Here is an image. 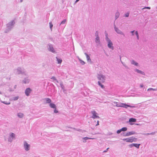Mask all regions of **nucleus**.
<instances>
[{
	"label": "nucleus",
	"mask_w": 157,
	"mask_h": 157,
	"mask_svg": "<svg viewBox=\"0 0 157 157\" xmlns=\"http://www.w3.org/2000/svg\"><path fill=\"white\" fill-rule=\"evenodd\" d=\"M16 73L18 74H22L26 75V71L24 68L22 67H18L15 70Z\"/></svg>",
	"instance_id": "obj_1"
},
{
	"label": "nucleus",
	"mask_w": 157,
	"mask_h": 157,
	"mask_svg": "<svg viewBox=\"0 0 157 157\" xmlns=\"http://www.w3.org/2000/svg\"><path fill=\"white\" fill-rule=\"evenodd\" d=\"M97 78L99 80V81H100V82H101V83H103L105 81V76L101 74H98Z\"/></svg>",
	"instance_id": "obj_2"
},
{
	"label": "nucleus",
	"mask_w": 157,
	"mask_h": 157,
	"mask_svg": "<svg viewBox=\"0 0 157 157\" xmlns=\"http://www.w3.org/2000/svg\"><path fill=\"white\" fill-rule=\"evenodd\" d=\"M15 138V135L12 132H10L9 133V136L8 138V141L10 142H12L13 139Z\"/></svg>",
	"instance_id": "obj_3"
},
{
	"label": "nucleus",
	"mask_w": 157,
	"mask_h": 157,
	"mask_svg": "<svg viewBox=\"0 0 157 157\" xmlns=\"http://www.w3.org/2000/svg\"><path fill=\"white\" fill-rule=\"evenodd\" d=\"M116 106L117 107H122L127 108L128 107H132V106L130 105L126 104L125 103H123L118 102Z\"/></svg>",
	"instance_id": "obj_4"
},
{
	"label": "nucleus",
	"mask_w": 157,
	"mask_h": 157,
	"mask_svg": "<svg viewBox=\"0 0 157 157\" xmlns=\"http://www.w3.org/2000/svg\"><path fill=\"white\" fill-rule=\"evenodd\" d=\"M15 23L14 21L13 20L7 24V28L8 30V31L10 30L13 27Z\"/></svg>",
	"instance_id": "obj_5"
},
{
	"label": "nucleus",
	"mask_w": 157,
	"mask_h": 157,
	"mask_svg": "<svg viewBox=\"0 0 157 157\" xmlns=\"http://www.w3.org/2000/svg\"><path fill=\"white\" fill-rule=\"evenodd\" d=\"M23 144V147L25 150L26 151H29L30 148V145L26 141L24 142Z\"/></svg>",
	"instance_id": "obj_6"
},
{
	"label": "nucleus",
	"mask_w": 157,
	"mask_h": 157,
	"mask_svg": "<svg viewBox=\"0 0 157 157\" xmlns=\"http://www.w3.org/2000/svg\"><path fill=\"white\" fill-rule=\"evenodd\" d=\"M105 40L108 43V47L109 48L111 49L112 50H113L114 49V47L113 46V44L112 41L110 40V39H109Z\"/></svg>",
	"instance_id": "obj_7"
},
{
	"label": "nucleus",
	"mask_w": 157,
	"mask_h": 157,
	"mask_svg": "<svg viewBox=\"0 0 157 157\" xmlns=\"http://www.w3.org/2000/svg\"><path fill=\"white\" fill-rule=\"evenodd\" d=\"M91 113L92 114V116L91 117L93 119H95L96 118H99V117L98 116V114L94 110L92 111Z\"/></svg>",
	"instance_id": "obj_8"
},
{
	"label": "nucleus",
	"mask_w": 157,
	"mask_h": 157,
	"mask_svg": "<svg viewBox=\"0 0 157 157\" xmlns=\"http://www.w3.org/2000/svg\"><path fill=\"white\" fill-rule=\"evenodd\" d=\"M135 138L133 137H131L126 138V139H123V140L124 141H126V142H130L132 143L134 141V139H136Z\"/></svg>",
	"instance_id": "obj_9"
},
{
	"label": "nucleus",
	"mask_w": 157,
	"mask_h": 157,
	"mask_svg": "<svg viewBox=\"0 0 157 157\" xmlns=\"http://www.w3.org/2000/svg\"><path fill=\"white\" fill-rule=\"evenodd\" d=\"M136 134V133L135 132L133 131H132L130 132H127L123 136H127Z\"/></svg>",
	"instance_id": "obj_10"
},
{
	"label": "nucleus",
	"mask_w": 157,
	"mask_h": 157,
	"mask_svg": "<svg viewBox=\"0 0 157 157\" xmlns=\"http://www.w3.org/2000/svg\"><path fill=\"white\" fill-rule=\"evenodd\" d=\"M48 49L49 51L50 52H51L54 53L55 52V49L53 48L52 45L51 44H49L48 45Z\"/></svg>",
	"instance_id": "obj_11"
},
{
	"label": "nucleus",
	"mask_w": 157,
	"mask_h": 157,
	"mask_svg": "<svg viewBox=\"0 0 157 157\" xmlns=\"http://www.w3.org/2000/svg\"><path fill=\"white\" fill-rule=\"evenodd\" d=\"M31 91L32 90L30 88H26L25 91V95L27 96H28Z\"/></svg>",
	"instance_id": "obj_12"
},
{
	"label": "nucleus",
	"mask_w": 157,
	"mask_h": 157,
	"mask_svg": "<svg viewBox=\"0 0 157 157\" xmlns=\"http://www.w3.org/2000/svg\"><path fill=\"white\" fill-rule=\"evenodd\" d=\"M114 28L115 31L117 33L124 35V33H123L122 32H121L120 29H119L118 28H117L115 25H114Z\"/></svg>",
	"instance_id": "obj_13"
},
{
	"label": "nucleus",
	"mask_w": 157,
	"mask_h": 157,
	"mask_svg": "<svg viewBox=\"0 0 157 157\" xmlns=\"http://www.w3.org/2000/svg\"><path fill=\"white\" fill-rule=\"evenodd\" d=\"M136 121V119L135 118H131L129 120V122L130 123V125L133 124V122H135Z\"/></svg>",
	"instance_id": "obj_14"
},
{
	"label": "nucleus",
	"mask_w": 157,
	"mask_h": 157,
	"mask_svg": "<svg viewBox=\"0 0 157 157\" xmlns=\"http://www.w3.org/2000/svg\"><path fill=\"white\" fill-rule=\"evenodd\" d=\"M30 81V79L28 77L25 78L23 80V82L25 84L28 83Z\"/></svg>",
	"instance_id": "obj_15"
},
{
	"label": "nucleus",
	"mask_w": 157,
	"mask_h": 157,
	"mask_svg": "<svg viewBox=\"0 0 157 157\" xmlns=\"http://www.w3.org/2000/svg\"><path fill=\"white\" fill-rule=\"evenodd\" d=\"M95 41L96 43L97 44V45H98L100 44V38L99 37H96Z\"/></svg>",
	"instance_id": "obj_16"
},
{
	"label": "nucleus",
	"mask_w": 157,
	"mask_h": 157,
	"mask_svg": "<svg viewBox=\"0 0 157 157\" xmlns=\"http://www.w3.org/2000/svg\"><path fill=\"white\" fill-rule=\"evenodd\" d=\"M135 71L136 72L140 74L143 75H145V73L144 72L142 71H141L140 70L137 69H136L135 70Z\"/></svg>",
	"instance_id": "obj_17"
},
{
	"label": "nucleus",
	"mask_w": 157,
	"mask_h": 157,
	"mask_svg": "<svg viewBox=\"0 0 157 157\" xmlns=\"http://www.w3.org/2000/svg\"><path fill=\"white\" fill-rule=\"evenodd\" d=\"M84 54L86 56L87 61L91 62V59H90V56L86 53H85Z\"/></svg>",
	"instance_id": "obj_18"
},
{
	"label": "nucleus",
	"mask_w": 157,
	"mask_h": 157,
	"mask_svg": "<svg viewBox=\"0 0 157 157\" xmlns=\"http://www.w3.org/2000/svg\"><path fill=\"white\" fill-rule=\"evenodd\" d=\"M57 61L58 64H61L62 62V60L61 58H59L58 57H56Z\"/></svg>",
	"instance_id": "obj_19"
},
{
	"label": "nucleus",
	"mask_w": 157,
	"mask_h": 157,
	"mask_svg": "<svg viewBox=\"0 0 157 157\" xmlns=\"http://www.w3.org/2000/svg\"><path fill=\"white\" fill-rule=\"evenodd\" d=\"M49 106L51 108L53 109H56V105L54 103H50V104H49Z\"/></svg>",
	"instance_id": "obj_20"
},
{
	"label": "nucleus",
	"mask_w": 157,
	"mask_h": 157,
	"mask_svg": "<svg viewBox=\"0 0 157 157\" xmlns=\"http://www.w3.org/2000/svg\"><path fill=\"white\" fill-rule=\"evenodd\" d=\"M131 63L132 64L136 66H137L138 65V63L134 60L131 61Z\"/></svg>",
	"instance_id": "obj_21"
},
{
	"label": "nucleus",
	"mask_w": 157,
	"mask_h": 157,
	"mask_svg": "<svg viewBox=\"0 0 157 157\" xmlns=\"http://www.w3.org/2000/svg\"><path fill=\"white\" fill-rule=\"evenodd\" d=\"M17 115L18 117H19V118H22L23 117L24 114L23 113H18Z\"/></svg>",
	"instance_id": "obj_22"
},
{
	"label": "nucleus",
	"mask_w": 157,
	"mask_h": 157,
	"mask_svg": "<svg viewBox=\"0 0 157 157\" xmlns=\"http://www.w3.org/2000/svg\"><path fill=\"white\" fill-rule=\"evenodd\" d=\"M120 15V13L118 12H117L115 14V19H117L119 17Z\"/></svg>",
	"instance_id": "obj_23"
},
{
	"label": "nucleus",
	"mask_w": 157,
	"mask_h": 157,
	"mask_svg": "<svg viewBox=\"0 0 157 157\" xmlns=\"http://www.w3.org/2000/svg\"><path fill=\"white\" fill-rule=\"evenodd\" d=\"M101 82H100V81H98V85L101 87L102 88L104 89V86L101 83Z\"/></svg>",
	"instance_id": "obj_24"
},
{
	"label": "nucleus",
	"mask_w": 157,
	"mask_h": 157,
	"mask_svg": "<svg viewBox=\"0 0 157 157\" xmlns=\"http://www.w3.org/2000/svg\"><path fill=\"white\" fill-rule=\"evenodd\" d=\"M45 100L46 101V103H51V100L49 98H46L45 99Z\"/></svg>",
	"instance_id": "obj_25"
},
{
	"label": "nucleus",
	"mask_w": 157,
	"mask_h": 157,
	"mask_svg": "<svg viewBox=\"0 0 157 157\" xmlns=\"http://www.w3.org/2000/svg\"><path fill=\"white\" fill-rule=\"evenodd\" d=\"M134 147H136L137 148H139L140 146V144H134Z\"/></svg>",
	"instance_id": "obj_26"
},
{
	"label": "nucleus",
	"mask_w": 157,
	"mask_h": 157,
	"mask_svg": "<svg viewBox=\"0 0 157 157\" xmlns=\"http://www.w3.org/2000/svg\"><path fill=\"white\" fill-rule=\"evenodd\" d=\"M121 131L124 132L126 131L127 130V128L126 127H123L121 129Z\"/></svg>",
	"instance_id": "obj_27"
},
{
	"label": "nucleus",
	"mask_w": 157,
	"mask_h": 157,
	"mask_svg": "<svg viewBox=\"0 0 157 157\" xmlns=\"http://www.w3.org/2000/svg\"><path fill=\"white\" fill-rule=\"evenodd\" d=\"M105 40L109 39L108 37V35L107 33L106 32H105Z\"/></svg>",
	"instance_id": "obj_28"
},
{
	"label": "nucleus",
	"mask_w": 157,
	"mask_h": 157,
	"mask_svg": "<svg viewBox=\"0 0 157 157\" xmlns=\"http://www.w3.org/2000/svg\"><path fill=\"white\" fill-rule=\"evenodd\" d=\"M83 139L85 140L86 141V140H88L93 139L94 138L86 137L83 138Z\"/></svg>",
	"instance_id": "obj_29"
},
{
	"label": "nucleus",
	"mask_w": 157,
	"mask_h": 157,
	"mask_svg": "<svg viewBox=\"0 0 157 157\" xmlns=\"http://www.w3.org/2000/svg\"><path fill=\"white\" fill-rule=\"evenodd\" d=\"M79 59V60L80 61V63L82 64V65H84L85 64V62L82 61V60L81 59H80L79 58L78 59Z\"/></svg>",
	"instance_id": "obj_30"
},
{
	"label": "nucleus",
	"mask_w": 157,
	"mask_h": 157,
	"mask_svg": "<svg viewBox=\"0 0 157 157\" xmlns=\"http://www.w3.org/2000/svg\"><path fill=\"white\" fill-rule=\"evenodd\" d=\"M150 90H153V91H157V89H153L152 88H149L147 89V91H150Z\"/></svg>",
	"instance_id": "obj_31"
},
{
	"label": "nucleus",
	"mask_w": 157,
	"mask_h": 157,
	"mask_svg": "<svg viewBox=\"0 0 157 157\" xmlns=\"http://www.w3.org/2000/svg\"><path fill=\"white\" fill-rule=\"evenodd\" d=\"M51 79L53 80V81H56V82H58V81L56 79V77L54 76H52L51 78Z\"/></svg>",
	"instance_id": "obj_32"
},
{
	"label": "nucleus",
	"mask_w": 157,
	"mask_h": 157,
	"mask_svg": "<svg viewBox=\"0 0 157 157\" xmlns=\"http://www.w3.org/2000/svg\"><path fill=\"white\" fill-rule=\"evenodd\" d=\"M19 97L18 96H16L15 97H13V100L14 101H16L18 99Z\"/></svg>",
	"instance_id": "obj_33"
},
{
	"label": "nucleus",
	"mask_w": 157,
	"mask_h": 157,
	"mask_svg": "<svg viewBox=\"0 0 157 157\" xmlns=\"http://www.w3.org/2000/svg\"><path fill=\"white\" fill-rule=\"evenodd\" d=\"M49 25H50V28L51 29V31L52 30V28L53 27V25L51 22H50L49 23Z\"/></svg>",
	"instance_id": "obj_34"
},
{
	"label": "nucleus",
	"mask_w": 157,
	"mask_h": 157,
	"mask_svg": "<svg viewBox=\"0 0 157 157\" xmlns=\"http://www.w3.org/2000/svg\"><path fill=\"white\" fill-rule=\"evenodd\" d=\"M129 12H127L124 15V16L125 17H128L129 16Z\"/></svg>",
	"instance_id": "obj_35"
},
{
	"label": "nucleus",
	"mask_w": 157,
	"mask_h": 157,
	"mask_svg": "<svg viewBox=\"0 0 157 157\" xmlns=\"http://www.w3.org/2000/svg\"><path fill=\"white\" fill-rule=\"evenodd\" d=\"M66 19H64V20H63L61 23L60 24V25L61 24H64L65 23V22H66Z\"/></svg>",
	"instance_id": "obj_36"
},
{
	"label": "nucleus",
	"mask_w": 157,
	"mask_h": 157,
	"mask_svg": "<svg viewBox=\"0 0 157 157\" xmlns=\"http://www.w3.org/2000/svg\"><path fill=\"white\" fill-rule=\"evenodd\" d=\"M95 35V36H96V37H99L98 36V31H96V32Z\"/></svg>",
	"instance_id": "obj_37"
},
{
	"label": "nucleus",
	"mask_w": 157,
	"mask_h": 157,
	"mask_svg": "<svg viewBox=\"0 0 157 157\" xmlns=\"http://www.w3.org/2000/svg\"><path fill=\"white\" fill-rule=\"evenodd\" d=\"M121 129H119V130H118L117 131V134H119L121 132Z\"/></svg>",
	"instance_id": "obj_38"
},
{
	"label": "nucleus",
	"mask_w": 157,
	"mask_h": 157,
	"mask_svg": "<svg viewBox=\"0 0 157 157\" xmlns=\"http://www.w3.org/2000/svg\"><path fill=\"white\" fill-rule=\"evenodd\" d=\"M133 144H134V143H133V144H131L129 145V147H131H131H134V145H133Z\"/></svg>",
	"instance_id": "obj_39"
},
{
	"label": "nucleus",
	"mask_w": 157,
	"mask_h": 157,
	"mask_svg": "<svg viewBox=\"0 0 157 157\" xmlns=\"http://www.w3.org/2000/svg\"><path fill=\"white\" fill-rule=\"evenodd\" d=\"M150 7H145L144 8H143L142 9H150Z\"/></svg>",
	"instance_id": "obj_40"
},
{
	"label": "nucleus",
	"mask_w": 157,
	"mask_h": 157,
	"mask_svg": "<svg viewBox=\"0 0 157 157\" xmlns=\"http://www.w3.org/2000/svg\"><path fill=\"white\" fill-rule=\"evenodd\" d=\"M54 112L55 113H56L58 112V110H56V109H55L54 110Z\"/></svg>",
	"instance_id": "obj_41"
},
{
	"label": "nucleus",
	"mask_w": 157,
	"mask_h": 157,
	"mask_svg": "<svg viewBox=\"0 0 157 157\" xmlns=\"http://www.w3.org/2000/svg\"><path fill=\"white\" fill-rule=\"evenodd\" d=\"M144 86V85L143 84L141 83L140 85V87L141 88L143 87Z\"/></svg>",
	"instance_id": "obj_42"
},
{
	"label": "nucleus",
	"mask_w": 157,
	"mask_h": 157,
	"mask_svg": "<svg viewBox=\"0 0 157 157\" xmlns=\"http://www.w3.org/2000/svg\"><path fill=\"white\" fill-rule=\"evenodd\" d=\"M113 103L115 105V106H116V105H117V104L118 102H116V101H114V102H113Z\"/></svg>",
	"instance_id": "obj_43"
},
{
	"label": "nucleus",
	"mask_w": 157,
	"mask_h": 157,
	"mask_svg": "<svg viewBox=\"0 0 157 157\" xmlns=\"http://www.w3.org/2000/svg\"><path fill=\"white\" fill-rule=\"evenodd\" d=\"M109 149V148H107V149H106V150H105V151H103V152H104V153L106 152L107 151V150H108Z\"/></svg>",
	"instance_id": "obj_44"
},
{
	"label": "nucleus",
	"mask_w": 157,
	"mask_h": 157,
	"mask_svg": "<svg viewBox=\"0 0 157 157\" xmlns=\"http://www.w3.org/2000/svg\"><path fill=\"white\" fill-rule=\"evenodd\" d=\"M134 31H135L134 30H133V31H131V33H132V35H134Z\"/></svg>",
	"instance_id": "obj_45"
},
{
	"label": "nucleus",
	"mask_w": 157,
	"mask_h": 157,
	"mask_svg": "<svg viewBox=\"0 0 157 157\" xmlns=\"http://www.w3.org/2000/svg\"><path fill=\"white\" fill-rule=\"evenodd\" d=\"M135 34L136 35V36H138V33L137 32V31H136V32H135Z\"/></svg>",
	"instance_id": "obj_46"
},
{
	"label": "nucleus",
	"mask_w": 157,
	"mask_h": 157,
	"mask_svg": "<svg viewBox=\"0 0 157 157\" xmlns=\"http://www.w3.org/2000/svg\"><path fill=\"white\" fill-rule=\"evenodd\" d=\"M154 134V132H152L151 133H147V135H150V134L153 135V134Z\"/></svg>",
	"instance_id": "obj_47"
},
{
	"label": "nucleus",
	"mask_w": 157,
	"mask_h": 157,
	"mask_svg": "<svg viewBox=\"0 0 157 157\" xmlns=\"http://www.w3.org/2000/svg\"><path fill=\"white\" fill-rule=\"evenodd\" d=\"M13 91V90H12L11 88L10 89L9 91L10 92Z\"/></svg>",
	"instance_id": "obj_48"
},
{
	"label": "nucleus",
	"mask_w": 157,
	"mask_h": 157,
	"mask_svg": "<svg viewBox=\"0 0 157 157\" xmlns=\"http://www.w3.org/2000/svg\"><path fill=\"white\" fill-rule=\"evenodd\" d=\"M137 36V39L138 40H139V35H138V36Z\"/></svg>",
	"instance_id": "obj_49"
},
{
	"label": "nucleus",
	"mask_w": 157,
	"mask_h": 157,
	"mask_svg": "<svg viewBox=\"0 0 157 157\" xmlns=\"http://www.w3.org/2000/svg\"><path fill=\"white\" fill-rule=\"evenodd\" d=\"M99 121H97V124L96 125V126H97V125H98L99 124Z\"/></svg>",
	"instance_id": "obj_50"
},
{
	"label": "nucleus",
	"mask_w": 157,
	"mask_h": 157,
	"mask_svg": "<svg viewBox=\"0 0 157 157\" xmlns=\"http://www.w3.org/2000/svg\"><path fill=\"white\" fill-rule=\"evenodd\" d=\"M16 87H17V85H15L14 86V89H16Z\"/></svg>",
	"instance_id": "obj_51"
},
{
	"label": "nucleus",
	"mask_w": 157,
	"mask_h": 157,
	"mask_svg": "<svg viewBox=\"0 0 157 157\" xmlns=\"http://www.w3.org/2000/svg\"><path fill=\"white\" fill-rule=\"evenodd\" d=\"M80 0H76L75 2V3H76L77 2H78V1H79Z\"/></svg>",
	"instance_id": "obj_52"
},
{
	"label": "nucleus",
	"mask_w": 157,
	"mask_h": 157,
	"mask_svg": "<svg viewBox=\"0 0 157 157\" xmlns=\"http://www.w3.org/2000/svg\"><path fill=\"white\" fill-rule=\"evenodd\" d=\"M2 94V92H1V91H0V94Z\"/></svg>",
	"instance_id": "obj_53"
},
{
	"label": "nucleus",
	"mask_w": 157,
	"mask_h": 157,
	"mask_svg": "<svg viewBox=\"0 0 157 157\" xmlns=\"http://www.w3.org/2000/svg\"><path fill=\"white\" fill-rule=\"evenodd\" d=\"M86 142V141L85 140L83 141V142L84 143H85V142Z\"/></svg>",
	"instance_id": "obj_54"
},
{
	"label": "nucleus",
	"mask_w": 157,
	"mask_h": 157,
	"mask_svg": "<svg viewBox=\"0 0 157 157\" xmlns=\"http://www.w3.org/2000/svg\"><path fill=\"white\" fill-rule=\"evenodd\" d=\"M61 87L62 88V89H63V85L61 86Z\"/></svg>",
	"instance_id": "obj_55"
},
{
	"label": "nucleus",
	"mask_w": 157,
	"mask_h": 157,
	"mask_svg": "<svg viewBox=\"0 0 157 157\" xmlns=\"http://www.w3.org/2000/svg\"><path fill=\"white\" fill-rule=\"evenodd\" d=\"M23 0H20V2H23Z\"/></svg>",
	"instance_id": "obj_56"
}]
</instances>
